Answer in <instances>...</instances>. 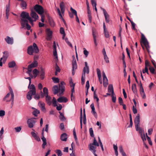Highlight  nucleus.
<instances>
[{
	"label": "nucleus",
	"instance_id": "11",
	"mask_svg": "<svg viewBox=\"0 0 156 156\" xmlns=\"http://www.w3.org/2000/svg\"><path fill=\"white\" fill-rule=\"evenodd\" d=\"M73 60L72 62V69L73 70H75L77 68V64L75 58V56L73 55L72 56Z\"/></svg>",
	"mask_w": 156,
	"mask_h": 156
},
{
	"label": "nucleus",
	"instance_id": "10",
	"mask_svg": "<svg viewBox=\"0 0 156 156\" xmlns=\"http://www.w3.org/2000/svg\"><path fill=\"white\" fill-rule=\"evenodd\" d=\"M6 42L8 44H13L14 40L12 37H10L9 36H7L5 39Z\"/></svg>",
	"mask_w": 156,
	"mask_h": 156
},
{
	"label": "nucleus",
	"instance_id": "13",
	"mask_svg": "<svg viewBox=\"0 0 156 156\" xmlns=\"http://www.w3.org/2000/svg\"><path fill=\"white\" fill-rule=\"evenodd\" d=\"M38 105L39 107L41 108V110L43 112L46 111L45 104L44 102H43L41 101H40L38 102Z\"/></svg>",
	"mask_w": 156,
	"mask_h": 156
},
{
	"label": "nucleus",
	"instance_id": "15",
	"mask_svg": "<svg viewBox=\"0 0 156 156\" xmlns=\"http://www.w3.org/2000/svg\"><path fill=\"white\" fill-rule=\"evenodd\" d=\"M57 101L60 103L66 102L68 101V99L64 97H61L58 99Z\"/></svg>",
	"mask_w": 156,
	"mask_h": 156
},
{
	"label": "nucleus",
	"instance_id": "26",
	"mask_svg": "<svg viewBox=\"0 0 156 156\" xmlns=\"http://www.w3.org/2000/svg\"><path fill=\"white\" fill-rule=\"evenodd\" d=\"M108 91L109 92H111L112 94L114 93L113 88L112 85H109L108 87Z\"/></svg>",
	"mask_w": 156,
	"mask_h": 156
},
{
	"label": "nucleus",
	"instance_id": "2",
	"mask_svg": "<svg viewBox=\"0 0 156 156\" xmlns=\"http://www.w3.org/2000/svg\"><path fill=\"white\" fill-rule=\"evenodd\" d=\"M65 83L62 81L59 84V87L57 86H54L53 87V91L55 94H57L58 92H60V95H62L63 92L65 90V87L64 86Z\"/></svg>",
	"mask_w": 156,
	"mask_h": 156
},
{
	"label": "nucleus",
	"instance_id": "27",
	"mask_svg": "<svg viewBox=\"0 0 156 156\" xmlns=\"http://www.w3.org/2000/svg\"><path fill=\"white\" fill-rule=\"evenodd\" d=\"M119 152L121 153L122 156H126V154L124 152L122 146H120L119 147Z\"/></svg>",
	"mask_w": 156,
	"mask_h": 156
},
{
	"label": "nucleus",
	"instance_id": "31",
	"mask_svg": "<svg viewBox=\"0 0 156 156\" xmlns=\"http://www.w3.org/2000/svg\"><path fill=\"white\" fill-rule=\"evenodd\" d=\"M16 63L14 61L9 62L8 64L9 67L10 68L14 67L16 65Z\"/></svg>",
	"mask_w": 156,
	"mask_h": 156
},
{
	"label": "nucleus",
	"instance_id": "4",
	"mask_svg": "<svg viewBox=\"0 0 156 156\" xmlns=\"http://www.w3.org/2000/svg\"><path fill=\"white\" fill-rule=\"evenodd\" d=\"M141 34V40L140 43L142 47L144 50L145 49V47L147 51L149 53L150 52V46L149 43L144 34L142 33Z\"/></svg>",
	"mask_w": 156,
	"mask_h": 156
},
{
	"label": "nucleus",
	"instance_id": "64",
	"mask_svg": "<svg viewBox=\"0 0 156 156\" xmlns=\"http://www.w3.org/2000/svg\"><path fill=\"white\" fill-rule=\"evenodd\" d=\"M60 34H66L65 33V30L64 29L63 27H61L60 28Z\"/></svg>",
	"mask_w": 156,
	"mask_h": 156
},
{
	"label": "nucleus",
	"instance_id": "5",
	"mask_svg": "<svg viewBox=\"0 0 156 156\" xmlns=\"http://www.w3.org/2000/svg\"><path fill=\"white\" fill-rule=\"evenodd\" d=\"M39 52V49L37 44L34 43L33 46L30 45L28 47L27 49V53L30 55H33L34 52L37 53Z\"/></svg>",
	"mask_w": 156,
	"mask_h": 156
},
{
	"label": "nucleus",
	"instance_id": "12",
	"mask_svg": "<svg viewBox=\"0 0 156 156\" xmlns=\"http://www.w3.org/2000/svg\"><path fill=\"white\" fill-rule=\"evenodd\" d=\"M45 97L46 102L49 105H50L52 104V98L49 95Z\"/></svg>",
	"mask_w": 156,
	"mask_h": 156
},
{
	"label": "nucleus",
	"instance_id": "14",
	"mask_svg": "<svg viewBox=\"0 0 156 156\" xmlns=\"http://www.w3.org/2000/svg\"><path fill=\"white\" fill-rule=\"evenodd\" d=\"M94 145L92 144H90L88 146L89 149L90 151H91L92 152L95 153L96 152V149L97 147Z\"/></svg>",
	"mask_w": 156,
	"mask_h": 156
},
{
	"label": "nucleus",
	"instance_id": "53",
	"mask_svg": "<svg viewBox=\"0 0 156 156\" xmlns=\"http://www.w3.org/2000/svg\"><path fill=\"white\" fill-rule=\"evenodd\" d=\"M65 41L68 45L71 47H73L72 44L69 41L68 39L67 38H65Z\"/></svg>",
	"mask_w": 156,
	"mask_h": 156
},
{
	"label": "nucleus",
	"instance_id": "39",
	"mask_svg": "<svg viewBox=\"0 0 156 156\" xmlns=\"http://www.w3.org/2000/svg\"><path fill=\"white\" fill-rule=\"evenodd\" d=\"M113 148H114V149L115 150V155L116 156H117L118 154V151H117L118 147H117V145H115V144H114L113 145Z\"/></svg>",
	"mask_w": 156,
	"mask_h": 156
},
{
	"label": "nucleus",
	"instance_id": "51",
	"mask_svg": "<svg viewBox=\"0 0 156 156\" xmlns=\"http://www.w3.org/2000/svg\"><path fill=\"white\" fill-rule=\"evenodd\" d=\"M151 67L150 63L148 61L146 60L145 62V67Z\"/></svg>",
	"mask_w": 156,
	"mask_h": 156
},
{
	"label": "nucleus",
	"instance_id": "59",
	"mask_svg": "<svg viewBox=\"0 0 156 156\" xmlns=\"http://www.w3.org/2000/svg\"><path fill=\"white\" fill-rule=\"evenodd\" d=\"M91 113L93 115H94V116L95 118L97 117V113L95 112V109H92Z\"/></svg>",
	"mask_w": 156,
	"mask_h": 156
},
{
	"label": "nucleus",
	"instance_id": "36",
	"mask_svg": "<svg viewBox=\"0 0 156 156\" xmlns=\"http://www.w3.org/2000/svg\"><path fill=\"white\" fill-rule=\"evenodd\" d=\"M140 94H142L143 93H145L144 92V89H143V87L142 86V85L141 83V81H140Z\"/></svg>",
	"mask_w": 156,
	"mask_h": 156
},
{
	"label": "nucleus",
	"instance_id": "46",
	"mask_svg": "<svg viewBox=\"0 0 156 156\" xmlns=\"http://www.w3.org/2000/svg\"><path fill=\"white\" fill-rule=\"evenodd\" d=\"M92 35L93 38H96L98 36V34L96 33L93 29L92 30Z\"/></svg>",
	"mask_w": 156,
	"mask_h": 156
},
{
	"label": "nucleus",
	"instance_id": "57",
	"mask_svg": "<svg viewBox=\"0 0 156 156\" xmlns=\"http://www.w3.org/2000/svg\"><path fill=\"white\" fill-rule=\"evenodd\" d=\"M132 90L133 93L135 94H137V90L136 89V87H132Z\"/></svg>",
	"mask_w": 156,
	"mask_h": 156
},
{
	"label": "nucleus",
	"instance_id": "29",
	"mask_svg": "<svg viewBox=\"0 0 156 156\" xmlns=\"http://www.w3.org/2000/svg\"><path fill=\"white\" fill-rule=\"evenodd\" d=\"M21 1H22L20 4L21 7L23 9H26L27 5L26 3L24 1V0Z\"/></svg>",
	"mask_w": 156,
	"mask_h": 156
},
{
	"label": "nucleus",
	"instance_id": "52",
	"mask_svg": "<svg viewBox=\"0 0 156 156\" xmlns=\"http://www.w3.org/2000/svg\"><path fill=\"white\" fill-rule=\"evenodd\" d=\"M55 71H56V72H60V69L58 66L57 65V63L55 64Z\"/></svg>",
	"mask_w": 156,
	"mask_h": 156
},
{
	"label": "nucleus",
	"instance_id": "44",
	"mask_svg": "<svg viewBox=\"0 0 156 156\" xmlns=\"http://www.w3.org/2000/svg\"><path fill=\"white\" fill-rule=\"evenodd\" d=\"M70 86L71 87H72L71 89V92H75V90L74 88L75 86V84L73 83H71V84H70Z\"/></svg>",
	"mask_w": 156,
	"mask_h": 156
},
{
	"label": "nucleus",
	"instance_id": "17",
	"mask_svg": "<svg viewBox=\"0 0 156 156\" xmlns=\"http://www.w3.org/2000/svg\"><path fill=\"white\" fill-rule=\"evenodd\" d=\"M97 72L98 76V78L101 84L102 83L101 76L100 70L99 69L97 68Z\"/></svg>",
	"mask_w": 156,
	"mask_h": 156
},
{
	"label": "nucleus",
	"instance_id": "47",
	"mask_svg": "<svg viewBox=\"0 0 156 156\" xmlns=\"http://www.w3.org/2000/svg\"><path fill=\"white\" fill-rule=\"evenodd\" d=\"M85 75L84 74H82L81 77V84L83 85L85 83Z\"/></svg>",
	"mask_w": 156,
	"mask_h": 156
},
{
	"label": "nucleus",
	"instance_id": "24",
	"mask_svg": "<svg viewBox=\"0 0 156 156\" xmlns=\"http://www.w3.org/2000/svg\"><path fill=\"white\" fill-rule=\"evenodd\" d=\"M4 55L2 58H3V62H5L8 56V52L7 51H5L3 52Z\"/></svg>",
	"mask_w": 156,
	"mask_h": 156
},
{
	"label": "nucleus",
	"instance_id": "23",
	"mask_svg": "<svg viewBox=\"0 0 156 156\" xmlns=\"http://www.w3.org/2000/svg\"><path fill=\"white\" fill-rule=\"evenodd\" d=\"M10 94H11L9 93H8L3 98V100L4 101H6V102L10 101H11V100H12L11 98L10 99H9Z\"/></svg>",
	"mask_w": 156,
	"mask_h": 156
},
{
	"label": "nucleus",
	"instance_id": "33",
	"mask_svg": "<svg viewBox=\"0 0 156 156\" xmlns=\"http://www.w3.org/2000/svg\"><path fill=\"white\" fill-rule=\"evenodd\" d=\"M101 8V9L103 10V12L104 15L105 17V19H106V18H108V17L109 15H108V14L107 13L106 10L105 9H104L103 8Z\"/></svg>",
	"mask_w": 156,
	"mask_h": 156
},
{
	"label": "nucleus",
	"instance_id": "54",
	"mask_svg": "<svg viewBox=\"0 0 156 156\" xmlns=\"http://www.w3.org/2000/svg\"><path fill=\"white\" fill-rule=\"evenodd\" d=\"M32 71V69L31 68H29V67H28V71L27 72V73L30 76H32L31 73Z\"/></svg>",
	"mask_w": 156,
	"mask_h": 156
},
{
	"label": "nucleus",
	"instance_id": "19",
	"mask_svg": "<svg viewBox=\"0 0 156 156\" xmlns=\"http://www.w3.org/2000/svg\"><path fill=\"white\" fill-rule=\"evenodd\" d=\"M67 134L66 133H64L61 134L60 137V139L62 141H66L67 140Z\"/></svg>",
	"mask_w": 156,
	"mask_h": 156
},
{
	"label": "nucleus",
	"instance_id": "34",
	"mask_svg": "<svg viewBox=\"0 0 156 156\" xmlns=\"http://www.w3.org/2000/svg\"><path fill=\"white\" fill-rule=\"evenodd\" d=\"M34 110L33 112L32 113L35 116L37 117V114L40 113V111L34 108Z\"/></svg>",
	"mask_w": 156,
	"mask_h": 156
},
{
	"label": "nucleus",
	"instance_id": "55",
	"mask_svg": "<svg viewBox=\"0 0 156 156\" xmlns=\"http://www.w3.org/2000/svg\"><path fill=\"white\" fill-rule=\"evenodd\" d=\"M73 135L75 139V140L76 141V143L77 142V136L76 134V132L75 131V128L74 129L73 131Z\"/></svg>",
	"mask_w": 156,
	"mask_h": 156
},
{
	"label": "nucleus",
	"instance_id": "49",
	"mask_svg": "<svg viewBox=\"0 0 156 156\" xmlns=\"http://www.w3.org/2000/svg\"><path fill=\"white\" fill-rule=\"evenodd\" d=\"M89 132L90 136L92 137L94 136L93 131L92 128H90L89 129Z\"/></svg>",
	"mask_w": 156,
	"mask_h": 156
},
{
	"label": "nucleus",
	"instance_id": "6",
	"mask_svg": "<svg viewBox=\"0 0 156 156\" xmlns=\"http://www.w3.org/2000/svg\"><path fill=\"white\" fill-rule=\"evenodd\" d=\"M34 9L40 15L43 14L44 12L42 6L38 5H36L34 6Z\"/></svg>",
	"mask_w": 156,
	"mask_h": 156
},
{
	"label": "nucleus",
	"instance_id": "58",
	"mask_svg": "<svg viewBox=\"0 0 156 156\" xmlns=\"http://www.w3.org/2000/svg\"><path fill=\"white\" fill-rule=\"evenodd\" d=\"M5 114V112L3 110H1L0 111V116L3 117Z\"/></svg>",
	"mask_w": 156,
	"mask_h": 156
},
{
	"label": "nucleus",
	"instance_id": "50",
	"mask_svg": "<svg viewBox=\"0 0 156 156\" xmlns=\"http://www.w3.org/2000/svg\"><path fill=\"white\" fill-rule=\"evenodd\" d=\"M70 10L73 14H74L75 16L77 15L76 11L72 7L70 8Z\"/></svg>",
	"mask_w": 156,
	"mask_h": 156
},
{
	"label": "nucleus",
	"instance_id": "38",
	"mask_svg": "<svg viewBox=\"0 0 156 156\" xmlns=\"http://www.w3.org/2000/svg\"><path fill=\"white\" fill-rule=\"evenodd\" d=\"M9 89L10 91V93H9L11 96V99L12 100V102L13 101H14V93L13 92L11 88V87H10L9 88Z\"/></svg>",
	"mask_w": 156,
	"mask_h": 156
},
{
	"label": "nucleus",
	"instance_id": "16",
	"mask_svg": "<svg viewBox=\"0 0 156 156\" xmlns=\"http://www.w3.org/2000/svg\"><path fill=\"white\" fill-rule=\"evenodd\" d=\"M30 16L33 18L34 19V21H35L38 19V16L36 12L34 11H32L30 14Z\"/></svg>",
	"mask_w": 156,
	"mask_h": 156
},
{
	"label": "nucleus",
	"instance_id": "8",
	"mask_svg": "<svg viewBox=\"0 0 156 156\" xmlns=\"http://www.w3.org/2000/svg\"><path fill=\"white\" fill-rule=\"evenodd\" d=\"M140 115L139 114H138L137 115L134 121L135 128L136 130H138V127H139L140 125Z\"/></svg>",
	"mask_w": 156,
	"mask_h": 156
},
{
	"label": "nucleus",
	"instance_id": "40",
	"mask_svg": "<svg viewBox=\"0 0 156 156\" xmlns=\"http://www.w3.org/2000/svg\"><path fill=\"white\" fill-rule=\"evenodd\" d=\"M52 103L53 104L54 107H56L57 106V101L55 98L54 97L53 98V99L52 100Z\"/></svg>",
	"mask_w": 156,
	"mask_h": 156
},
{
	"label": "nucleus",
	"instance_id": "60",
	"mask_svg": "<svg viewBox=\"0 0 156 156\" xmlns=\"http://www.w3.org/2000/svg\"><path fill=\"white\" fill-rule=\"evenodd\" d=\"M147 139L148 142V143L150 145H152V141H151V139L150 137H149L148 136H147Z\"/></svg>",
	"mask_w": 156,
	"mask_h": 156
},
{
	"label": "nucleus",
	"instance_id": "43",
	"mask_svg": "<svg viewBox=\"0 0 156 156\" xmlns=\"http://www.w3.org/2000/svg\"><path fill=\"white\" fill-rule=\"evenodd\" d=\"M39 71L37 70V69H34L33 71V73L34 75V77H36Z\"/></svg>",
	"mask_w": 156,
	"mask_h": 156
},
{
	"label": "nucleus",
	"instance_id": "9",
	"mask_svg": "<svg viewBox=\"0 0 156 156\" xmlns=\"http://www.w3.org/2000/svg\"><path fill=\"white\" fill-rule=\"evenodd\" d=\"M36 118H32L28 120L27 123L29 128H32L33 127L34 125L36 122Z\"/></svg>",
	"mask_w": 156,
	"mask_h": 156
},
{
	"label": "nucleus",
	"instance_id": "18",
	"mask_svg": "<svg viewBox=\"0 0 156 156\" xmlns=\"http://www.w3.org/2000/svg\"><path fill=\"white\" fill-rule=\"evenodd\" d=\"M103 26L105 37L107 38H108L109 37V33L107 30L106 29V26L104 22L103 23Z\"/></svg>",
	"mask_w": 156,
	"mask_h": 156
},
{
	"label": "nucleus",
	"instance_id": "22",
	"mask_svg": "<svg viewBox=\"0 0 156 156\" xmlns=\"http://www.w3.org/2000/svg\"><path fill=\"white\" fill-rule=\"evenodd\" d=\"M41 139L43 142L42 145V147L44 149L47 144L46 142V139L45 137H41Z\"/></svg>",
	"mask_w": 156,
	"mask_h": 156
},
{
	"label": "nucleus",
	"instance_id": "25",
	"mask_svg": "<svg viewBox=\"0 0 156 156\" xmlns=\"http://www.w3.org/2000/svg\"><path fill=\"white\" fill-rule=\"evenodd\" d=\"M108 80L107 77L103 78V85L104 87H106L108 84Z\"/></svg>",
	"mask_w": 156,
	"mask_h": 156
},
{
	"label": "nucleus",
	"instance_id": "3",
	"mask_svg": "<svg viewBox=\"0 0 156 156\" xmlns=\"http://www.w3.org/2000/svg\"><path fill=\"white\" fill-rule=\"evenodd\" d=\"M28 88L30 90L27 94V98L28 100L30 101L32 99V96L36 94V89L35 86L33 84H29Z\"/></svg>",
	"mask_w": 156,
	"mask_h": 156
},
{
	"label": "nucleus",
	"instance_id": "32",
	"mask_svg": "<svg viewBox=\"0 0 156 156\" xmlns=\"http://www.w3.org/2000/svg\"><path fill=\"white\" fill-rule=\"evenodd\" d=\"M43 93L44 94L45 97L48 96V89L46 87H44L43 88Z\"/></svg>",
	"mask_w": 156,
	"mask_h": 156
},
{
	"label": "nucleus",
	"instance_id": "56",
	"mask_svg": "<svg viewBox=\"0 0 156 156\" xmlns=\"http://www.w3.org/2000/svg\"><path fill=\"white\" fill-rule=\"evenodd\" d=\"M58 156H61L62 155V153L61 151L60 150H57L56 152Z\"/></svg>",
	"mask_w": 156,
	"mask_h": 156
},
{
	"label": "nucleus",
	"instance_id": "20",
	"mask_svg": "<svg viewBox=\"0 0 156 156\" xmlns=\"http://www.w3.org/2000/svg\"><path fill=\"white\" fill-rule=\"evenodd\" d=\"M60 7L62 13H63L65 11V4L63 2H62L60 5Z\"/></svg>",
	"mask_w": 156,
	"mask_h": 156
},
{
	"label": "nucleus",
	"instance_id": "45",
	"mask_svg": "<svg viewBox=\"0 0 156 156\" xmlns=\"http://www.w3.org/2000/svg\"><path fill=\"white\" fill-rule=\"evenodd\" d=\"M82 109L81 108V112L80 113V126L81 128H82Z\"/></svg>",
	"mask_w": 156,
	"mask_h": 156
},
{
	"label": "nucleus",
	"instance_id": "41",
	"mask_svg": "<svg viewBox=\"0 0 156 156\" xmlns=\"http://www.w3.org/2000/svg\"><path fill=\"white\" fill-rule=\"evenodd\" d=\"M136 131H138L139 133L140 134V135H143L144 134V130H142L141 128L139 127H138V130Z\"/></svg>",
	"mask_w": 156,
	"mask_h": 156
},
{
	"label": "nucleus",
	"instance_id": "7",
	"mask_svg": "<svg viewBox=\"0 0 156 156\" xmlns=\"http://www.w3.org/2000/svg\"><path fill=\"white\" fill-rule=\"evenodd\" d=\"M46 39L48 41H51L52 39V32L49 29L46 30Z\"/></svg>",
	"mask_w": 156,
	"mask_h": 156
},
{
	"label": "nucleus",
	"instance_id": "48",
	"mask_svg": "<svg viewBox=\"0 0 156 156\" xmlns=\"http://www.w3.org/2000/svg\"><path fill=\"white\" fill-rule=\"evenodd\" d=\"M112 100L113 102L115 103L116 101V97L115 95L114 94H112Z\"/></svg>",
	"mask_w": 156,
	"mask_h": 156
},
{
	"label": "nucleus",
	"instance_id": "62",
	"mask_svg": "<svg viewBox=\"0 0 156 156\" xmlns=\"http://www.w3.org/2000/svg\"><path fill=\"white\" fill-rule=\"evenodd\" d=\"M149 69L152 73H154L155 69L154 68L152 67H150L149 68Z\"/></svg>",
	"mask_w": 156,
	"mask_h": 156
},
{
	"label": "nucleus",
	"instance_id": "21",
	"mask_svg": "<svg viewBox=\"0 0 156 156\" xmlns=\"http://www.w3.org/2000/svg\"><path fill=\"white\" fill-rule=\"evenodd\" d=\"M38 64L37 62V61H35L33 62L31 64L29 65L28 66L29 68H33L37 66Z\"/></svg>",
	"mask_w": 156,
	"mask_h": 156
},
{
	"label": "nucleus",
	"instance_id": "30",
	"mask_svg": "<svg viewBox=\"0 0 156 156\" xmlns=\"http://www.w3.org/2000/svg\"><path fill=\"white\" fill-rule=\"evenodd\" d=\"M44 69L42 68H41V70L40 71V76L41 78L42 79H43L44 78Z\"/></svg>",
	"mask_w": 156,
	"mask_h": 156
},
{
	"label": "nucleus",
	"instance_id": "63",
	"mask_svg": "<svg viewBox=\"0 0 156 156\" xmlns=\"http://www.w3.org/2000/svg\"><path fill=\"white\" fill-rule=\"evenodd\" d=\"M15 129L16 132H19L21 130V127L20 126H18L15 128Z\"/></svg>",
	"mask_w": 156,
	"mask_h": 156
},
{
	"label": "nucleus",
	"instance_id": "42",
	"mask_svg": "<svg viewBox=\"0 0 156 156\" xmlns=\"http://www.w3.org/2000/svg\"><path fill=\"white\" fill-rule=\"evenodd\" d=\"M91 144L96 146L98 147L99 146V144L97 142L95 137H94L93 142Z\"/></svg>",
	"mask_w": 156,
	"mask_h": 156
},
{
	"label": "nucleus",
	"instance_id": "35",
	"mask_svg": "<svg viewBox=\"0 0 156 156\" xmlns=\"http://www.w3.org/2000/svg\"><path fill=\"white\" fill-rule=\"evenodd\" d=\"M129 116L130 124H129V126L128 127H131L132 126L133 123L132 115H131V114H129Z\"/></svg>",
	"mask_w": 156,
	"mask_h": 156
},
{
	"label": "nucleus",
	"instance_id": "28",
	"mask_svg": "<svg viewBox=\"0 0 156 156\" xmlns=\"http://www.w3.org/2000/svg\"><path fill=\"white\" fill-rule=\"evenodd\" d=\"M83 73L82 74H84L85 75V73L88 74L89 72V67H84L83 70Z\"/></svg>",
	"mask_w": 156,
	"mask_h": 156
},
{
	"label": "nucleus",
	"instance_id": "61",
	"mask_svg": "<svg viewBox=\"0 0 156 156\" xmlns=\"http://www.w3.org/2000/svg\"><path fill=\"white\" fill-rule=\"evenodd\" d=\"M52 79L55 83H58L59 82V80L58 78L53 77Z\"/></svg>",
	"mask_w": 156,
	"mask_h": 156
},
{
	"label": "nucleus",
	"instance_id": "37",
	"mask_svg": "<svg viewBox=\"0 0 156 156\" xmlns=\"http://www.w3.org/2000/svg\"><path fill=\"white\" fill-rule=\"evenodd\" d=\"M10 3L9 1L8 4L6 6V13H9L10 11Z\"/></svg>",
	"mask_w": 156,
	"mask_h": 156
},
{
	"label": "nucleus",
	"instance_id": "1",
	"mask_svg": "<svg viewBox=\"0 0 156 156\" xmlns=\"http://www.w3.org/2000/svg\"><path fill=\"white\" fill-rule=\"evenodd\" d=\"M20 23L22 28L27 29L29 30L31 28V26L28 24V20L31 19L28 13L23 11L20 14Z\"/></svg>",
	"mask_w": 156,
	"mask_h": 156
}]
</instances>
